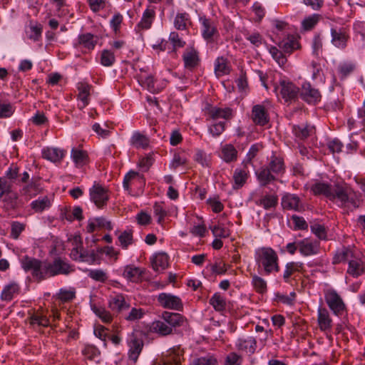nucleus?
<instances>
[{
  "label": "nucleus",
  "mask_w": 365,
  "mask_h": 365,
  "mask_svg": "<svg viewBox=\"0 0 365 365\" xmlns=\"http://www.w3.org/2000/svg\"><path fill=\"white\" fill-rule=\"evenodd\" d=\"M313 127L304 124L294 125L292 128L294 135L300 140H304L308 138L313 132Z\"/></svg>",
  "instance_id": "de8ad7c7"
},
{
  "label": "nucleus",
  "mask_w": 365,
  "mask_h": 365,
  "mask_svg": "<svg viewBox=\"0 0 365 365\" xmlns=\"http://www.w3.org/2000/svg\"><path fill=\"white\" fill-rule=\"evenodd\" d=\"M356 68V64L351 61H344L338 66L337 71L341 78H345L351 74Z\"/></svg>",
  "instance_id": "864d4df0"
},
{
  "label": "nucleus",
  "mask_w": 365,
  "mask_h": 365,
  "mask_svg": "<svg viewBox=\"0 0 365 365\" xmlns=\"http://www.w3.org/2000/svg\"><path fill=\"white\" fill-rule=\"evenodd\" d=\"M41 191L40 180L38 179H31L27 185H25L21 190V195L26 197L28 200L38 195Z\"/></svg>",
  "instance_id": "412c9836"
},
{
  "label": "nucleus",
  "mask_w": 365,
  "mask_h": 365,
  "mask_svg": "<svg viewBox=\"0 0 365 365\" xmlns=\"http://www.w3.org/2000/svg\"><path fill=\"white\" fill-rule=\"evenodd\" d=\"M145 180L143 175L135 171L128 172L124 177L123 185L132 195H139L143 191Z\"/></svg>",
  "instance_id": "20e7f679"
},
{
  "label": "nucleus",
  "mask_w": 365,
  "mask_h": 365,
  "mask_svg": "<svg viewBox=\"0 0 365 365\" xmlns=\"http://www.w3.org/2000/svg\"><path fill=\"white\" fill-rule=\"evenodd\" d=\"M257 179L261 186L265 187L276 180V175L265 165L256 172Z\"/></svg>",
  "instance_id": "a878e982"
},
{
  "label": "nucleus",
  "mask_w": 365,
  "mask_h": 365,
  "mask_svg": "<svg viewBox=\"0 0 365 365\" xmlns=\"http://www.w3.org/2000/svg\"><path fill=\"white\" fill-rule=\"evenodd\" d=\"M236 347L240 351L252 354L256 350L257 341L252 336L241 338L237 341Z\"/></svg>",
  "instance_id": "7c9ffc66"
},
{
  "label": "nucleus",
  "mask_w": 365,
  "mask_h": 365,
  "mask_svg": "<svg viewBox=\"0 0 365 365\" xmlns=\"http://www.w3.org/2000/svg\"><path fill=\"white\" fill-rule=\"evenodd\" d=\"M159 304L164 308L180 311L182 309L181 299L176 296L161 293L158 297Z\"/></svg>",
  "instance_id": "2eb2a0df"
},
{
  "label": "nucleus",
  "mask_w": 365,
  "mask_h": 365,
  "mask_svg": "<svg viewBox=\"0 0 365 365\" xmlns=\"http://www.w3.org/2000/svg\"><path fill=\"white\" fill-rule=\"evenodd\" d=\"M255 203L257 205L261 206L265 210H270L277 205L278 197L275 195L267 194L256 200Z\"/></svg>",
  "instance_id": "e433bc0d"
},
{
  "label": "nucleus",
  "mask_w": 365,
  "mask_h": 365,
  "mask_svg": "<svg viewBox=\"0 0 365 365\" xmlns=\"http://www.w3.org/2000/svg\"><path fill=\"white\" fill-rule=\"evenodd\" d=\"M19 285L16 282H11L6 285L1 292V299L10 301L19 293Z\"/></svg>",
  "instance_id": "79ce46f5"
},
{
  "label": "nucleus",
  "mask_w": 365,
  "mask_h": 365,
  "mask_svg": "<svg viewBox=\"0 0 365 365\" xmlns=\"http://www.w3.org/2000/svg\"><path fill=\"white\" fill-rule=\"evenodd\" d=\"M140 83L143 86L145 87L151 93H159L167 85V81L165 80L156 79L152 75H149L146 77H141Z\"/></svg>",
  "instance_id": "f3484780"
},
{
  "label": "nucleus",
  "mask_w": 365,
  "mask_h": 365,
  "mask_svg": "<svg viewBox=\"0 0 365 365\" xmlns=\"http://www.w3.org/2000/svg\"><path fill=\"white\" fill-rule=\"evenodd\" d=\"M89 194L91 200L98 208L102 209L107 205L109 200L108 190L103 185L95 182L90 188Z\"/></svg>",
  "instance_id": "6e6552de"
},
{
  "label": "nucleus",
  "mask_w": 365,
  "mask_h": 365,
  "mask_svg": "<svg viewBox=\"0 0 365 365\" xmlns=\"http://www.w3.org/2000/svg\"><path fill=\"white\" fill-rule=\"evenodd\" d=\"M153 212L155 216L158 217V223L162 224L168 215L164 204L163 202H155L153 205Z\"/></svg>",
  "instance_id": "052dcab7"
},
{
  "label": "nucleus",
  "mask_w": 365,
  "mask_h": 365,
  "mask_svg": "<svg viewBox=\"0 0 365 365\" xmlns=\"http://www.w3.org/2000/svg\"><path fill=\"white\" fill-rule=\"evenodd\" d=\"M133 232L132 230H126L122 232L118 236L119 245L124 250L133 244Z\"/></svg>",
  "instance_id": "3c124183"
},
{
  "label": "nucleus",
  "mask_w": 365,
  "mask_h": 365,
  "mask_svg": "<svg viewBox=\"0 0 365 365\" xmlns=\"http://www.w3.org/2000/svg\"><path fill=\"white\" fill-rule=\"evenodd\" d=\"M213 236L216 238H227L230 236V230L222 224L213 225L210 227Z\"/></svg>",
  "instance_id": "bf43d9fd"
},
{
  "label": "nucleus",
  "mask_w": 365,
  "mask_h": 365,
  "mask_svg": "<svg viewBox=\"0 0 365 365\" xmlns=\"http://www.w3.org/2000/svg\"><path fill=\"white\" fill-rule=\"evenodd\" d=\"M249 173L245 168H237L233 173L234 184L232 185L234 189H239L242 187L246 182L248 178Z\"/></svg>",
  "instance_id": "58836bf2"
},
{
  "label": "nucleus",
  "mask_w": 365,
  "mask_h": 365,
  "mask_svg": "<svg viewBox=\"0 0 365 365\" xmlns=\"http://www.w3.org/2000/svg\"><path fill=\"white\" fill-rule=\"evenodd\" d=\"M252 283L257 292L264 293L267 291V282L263 278L255 274Z\"/></svg>",
  "instance_id": "338daca9"
},
{
  "label": "nucleus",
  "mask_w": 365,
  "mask_h": 365,
  "mask_svg": "<svg viewBox=\"0 0 365 365\" xmlns=\"http://www.w3.org/2000/svg\"><path fill=\"white\" fill-rule=\"evenodd\" d=\"M51 206V200L48 196L39 197L31 203V207L36 212H41Z\"/></svg>",
  "instance_id": "49530a36"
},
{
  "label": "nucleus",
  "mask_w": 365,
  "mask_h": 365,
  "mask_svg": "<svg viewBox=\"0 0 365 365\" xmlns=\"http://www.w3.org/2000/svg\"><path fill=\"white\" fill-rule=\"evenodd\" d=\"M299 251L303 256L315 255L319 253L320 242L309 238L299 241Z\"/></svg>",
  "instance_id": "4468645a"
},
{
  "label": "nucleus",
  "mask_w": 365,
  "mask_h": 365,
  "mask_svg": "<svg viewBox=\"0 0 365 365\" xmlns=\"http://www.w3.org/2000/svg\"><path fill=\"white\" fill-rule=\"evenodd\" d=\"M209 302L217 312H222L226 308L225 299L219 292L215 293L210 299Z\"/></svg>",
  "instance_id": "8fccbe9b"
},
{
  "label": "nucleus",
  "mask_w": 365,
  "mask_h": 365,
  "mask_svg": "<svg viewBox=\"0 0 365 365\" xmlns=\"http://www.w3.org/2000/svg\"><path fill=\"white\" fill-rule=\"evenodd\" d=\"M317 322L322 331H330L332 327V319L326 308H319Z\"/></svg>",
  "instance_id": "b1692460"
},
{
  "label": "nucleus",
  "mask_w": 365,
  "mask_h": 365,
  "mask_svg": "<svg viewBox=\"0 0 365 365\" xmlns=\"http://www.w3.org/2000/svg\"><path fill=\"white\" fill-rule=\"evenodd\" d=\"M354 256L353 252L350 249L343 248L336 253L333 259V262L334 264H339L346 261L349 262Z\"/></svg>",
  "instance_id": "6e6d98bb"
},
{
  "label": "nucleus",
  "mask_w": 365,
  "mask_h": 365,
  "mask_svg": "<svg viewBox=\"0 0 365 365\" xmlns=\"http://www.w3.org/2000/svg\"><path fill=\"white\" fill-rule=\"evenodd\" d=\"M143 346V341L140 339H134L129 343V359L133 362H136Z\"/></svg>",
  "instance_id": "a19ab883"
},
{
  "label": "nucleus",
  "mask_w": 365,
  "mask_h": 365,
  "mask_svg": "<svg viewBox=\"0 0 365 365\" xmlns=\"http://www.w3.org/2000/svg\"><path fill=\"white\" fill-rule=\"evenodd\" d=\"M182 60L185 68L192 71L197 68L200 62L199 52L194 47H187L183 52Z\"/></svg>",
  "instance_id": "f8f14e48"
},
{
  "label": "nucleus",
  "mask_w": 365,
  "mask_h": 365,
  "mask_svg": "<svg viewBox=\"0 0 365 365\" xmlns=\"http://www.w3.org/2000/svg\"><path fill=\"white\" fill-rule=\"evenodd\" d=\"M115 57L110 50H103L101 55V63L106 67H110L114 64Z\"/></svg>",
  "instance_id": "680f3d73"
},
{
  "label": "nucleus",
  "mask_w": 365,
  "mask_h": 365,
  "mask_svg": "<svg viewBox=\"0 0 365 365\" xmlns=\"http://www.w3.org/2000/svg\"><path fill=\"white\" fill-rule=\"evenodd\" d=\"M29 323L33 327H48L50 324L49 319L44 314L42 310H38L31 314L29 317Z\"/></svg>",
  "instance_id": "2f4dec72"
},
{
  "label": "nucleus",
  "mask_w": 365,
  "mask_h": 365,
  "mask_svg": "<svg viewBox=\"0 0 365 365\" xmlns=\"http://www.w3.org/2000/svg\"><path fill=\"white\" fill-rule=\"evenodd\" d=\"M151 329L162 336L172 334L173 329L165 321H155L153 322Z\"/></svg>",
  "instance_id": "603ef678"
},
{
  "label": "nucleus",
  "mask_w": 365,
  "mask_h": 365,
  "mask_svg": "<svg viewBox=\"0 0 365 365\" xmlns=\"http://www.w3.org/2000/svg\"><path fill=\"white\" fill-rule=\"evenodd\" d=\"M252 119L258 125L263 126L269 122V114L264 106L255 105L252 110Z\"/></svg>",
  "instance_id": "aec40b11"
},
{
  "label": "nucleus",
  "mask_w": 365,
  "mask_h": 365,
  "mask_svg": "<svg viewBox=\"0 0 365 365\" xmlns=\"http://www.w3.org/2000/svg\"><path fill=\"white\" fill-rule=\"evenodd\" d=\"M82 355L87 359L96 360L98 359L101 355L99 349L93 344L84 345L81 350Z\"/></svg>",
  "instance_id": "5fc2aeb1"
},
{
  "label": "nucleus",
  "mask_w": 365,
  "mask_h": 365,
  "mask_svg": "<svg viewBox=\"0 0 365 365\" xmlns=\"http://www.w3.org/2000/svg\"><path fill=\"white\" fill-rule=\"evenodd\" d=\"M230 66L227 58L218 57L215 61V73L217 78L229 74Z\"/></svg>",
  "instance_id": "72a5a7b5"
},
{
  "label": "nucleus",
  "mask_w": 365,
  "mask_h": 365,
  "mask_svg": "<svg viewBox=\"0 0 365 365\" xmlns=\"http://www.w3.org/2000/svg\"><path fill=\"white\" fill-rule=\"evenodd\" d=\"M278 46L284 53L290 55L294 51L299 48V43L293 35H287V38L278 43Z\"/></svg>",
  "instance_id": "4be33fe9"
},
{
  "label": "nucleus",
  "mask_w": 365,
  "mask_h": 365,
  "mask_svg": "<svg viewBox=\"0 0 365 365\" xmlns=\"http://www.w3.org/2000/svg\"><path fill=\"white\" fill-rule=\"evenodd\" d=\"M149 143V138L139 132H135L130 138L131 145L136 148L145 149L148 147Z\"/></svg>",
  "instance_id": "37998d69"
},
{
  "label": "nucleus",
  "mask_w": 365,
  "mask_h": 365,
  "mask_svg": "<svg viewBox=\"0 0 365 365\" xmlns=\"http://www.w3.org/2000/svg\"><path fill=\"white\" fill-rule=\"evenodd\" d=\"M71 155L76 167H83L89 162L88 155L86 150L73 148Z\"/></svg>",
  "instance_id": "473e14b6"
},
{
  "label": "nucleus",
  "mask_w": 365,
  "mask_h": 365,
  "mask_svg": "<svg viewBox=\"0 0 365 365\" xmlns=\"http://www.w3.org/2000/svg\"><path fill=\"white\" fill-rule=\"evenodd\" d=\"M98 41V37L91 33L80 34L78 37L75 47L84 48L87 51L93 50Z\"/></svg>",
  "instance_id": "a211bd4d"
},
{
  "label": "nucleus",
  "mask_w": 365,
  "mask_h": 365,
  "mask_svg": "<svg viewBox=\"0 0 365 365\" xmlns=\"http://www.w3.org/2000/svg\"><path fill=\"white\" fill-rule=\"evenodd\" d=\"M143 273L140 268L128 265L124 269L123 277L131 282H137L140 280Z\"/></svg>",
  "instance_id": "c9c22d12"
},
{
  "label": "nucleus",
  "mask_w": 365,
  "mask_h": 365,
  "mask_svg": "<svg viewBox=\"0 0 365 365\" xmlns=\"http://www.w3.org/2000/svg\"><path fill=\"white\" fill-rule=\"evenodd\" d=\"M155 16V11L152 9H147L143 14L140 21L137 24L135 30L140 32L149 29L151 27Z\"/></svg>",
  "instance_id": "cd10ccee"
},
{
  "label": "nucleus",
  "mask_w": 365,
  "mask_h": 365,
  "mask_svg": "<svg viewBox=\"0 0 365 365\" xmlns=\"http://www.w3.org/2000/svg\"><path fill=\"white\" fill-rule=\"evenodd\" d=\"M76 297V292L73 288L69 289H61L58 293V298L63 302H68Z\"/></svg>",
  "instance_id": "774afa93"
},
{
  "label": "nucleus",
  "mask_w": 365,
  "mask_h": 365,
  "mask_svg": "<svg viewBox=\"0 0 365 365\" xmlns=\"http://www.w3.org/2000/svg\"><path fill=\"white\" fill-rule=\"evenodd\" d=\"M191 24V21L189 14L187 13L177 14L174 20V26L178 30L184 31L187 29L188 26Z\"/></svg>",
  "instance_id": "a18cd8bd"
},
{
  "label": "nucleus",
  "mask_w": 365,
  "mask_h": 365,
  "mask_svg": "<svg viewBox=\"0 0 365 365\" xmlns=\"http://www.w3.org/2000/svg\"><path fill=\"white\" fill-rule=\"evenodd\" d=\"M320 19L321 15L318 14H314L311 16H309L302 22L303 29L306 31L312 29L317 24Z\"/></svg>",
  "instance_id": "e2e57ef3"
},
{
  "label": "nucleus",
  "mask_w": 365,
  "mask_h": 365,
  "mask_svg": "<svg viewBox=\"0 0 365 365\" xmlns=\"http://www.w3.org/2000/svg\"><path fill=\"white\" fill-rule=\"evenodd\" d=\"M310 230L319 240H327V230L324 225L314 223L310 226Z\"/></svg>",
  "instance_id": "0e129e2a"
},
{
  "label": "nucleus",
  "mask_w": 365,
  "mask_h": 365,
  "mask_svg": "<svg viewBox=\"0 0 365 365\" xmlns=\"http://www.w3.org/2000/svg\"><path fill=\"white\" fill-rule=\"evenodd\" d=\"M255 259L258 269H262L265 274L279 271L278 255L269 247L257 248L255 252Z\"/></svg>",
  "instance_id": "7ed1b4c3"
},
{
  "label": "nucleus",
  "mask_w": 365,
  "mask_h": 365,
  "mask_svg": "<svg viewBox=\"0 0 365 365\" xmlns=\"http://www.w3.org/2000/svg\"><path fill=\"white\" fill-rule=\"evenodd\" d=\"M21 264L23 269L26 272H31L33 277L38 281L58 274L67 275L74 272L73 266L61 258H56L53 262H48L25 257Z\"/></svg>",
  "instance_id": "f03ea898"
},
{
  "label": "nucleus",
  "mask_w": 365,
  "mask_h": 365,
  "mask_svg": "<svg viewBox=\"0 0 365 365\" xmlns=\"http://www.w3.org/2000/svg\"><path fill=\"white\" fill-rule=\"evenodd\" d=\"M202 111L206 119L208 120H217L220 118L227 120H231L233 116V110L229 107H217L207 103Z\"/></svg>",
  "instance_id": "423d86ee"
},
{
  "label": "nucleus",
  "mask_w": 365,
  "mask_h": 365,
  "mask_svg": "<svg viewBox=\"0 0 365 365\" xmlns=\"http://www.w3.org/2000/svg\"><path fill=\"white\" fill-rule=\"evenodd\" d=\"M92 310L103 323L108 324L113 321V314L105 307L94 306L92 307Z\"/></svg>",
  "instance_id": "13d9d810"
},
{
  "label": "nucleus",
  "mask_w": 365,
  "mask_h": 365,
  "mask_svg": "<svg viewBox=\"0 0 365 365\" xmlns=\"http://www.w3.org/2000/svg\"><path fill=\"white\" fill-rule=\"evenodd\" d=\"M331 42L336 48L344 49L349 39V31L345 27L331 26Z\"/></svg>",
  "instance_id": "1a4fd4ad"
},
{
  "label": "nucleus",
  "mask_w": 365,
  "mask_h": 365,
  "mask_svg": "<svg viewBox=\"0 0 365 365\" xmlns=\"http://www.w3.org/2000/svg\"><path fill=\"white\" fill-rule=\"evenodd\" d=\"M108 307L113 312L120 313L127 310L130 307V304L126 302L122 294H115L110 296Z\"/></svg>",
  "instance_id": "6ab92c4d"
},
{
  "label": "nucleus",
  "mask_w": 365,
  "mask_h": 365,
  "mask_svg": "<svg viewBox=\"0 0 365 365\" xmlns=\"http://www.w3.org/2000/svg\"><path fill=\"white\" fill-rule=\"evenodd\" d=\"M190 365H218V361L213 355H206L192 361Z\"/></svg>",
  "instance_id": "69168bd1"
},
{
  "label": "nucleus",
  "mask_w": 365,
  "mask_h": 365,
  "mask_svg": "<svg viewBox=\"0 0 365 365\" xmlns=\"http://www.w3.org/2000/svg\"><path fill=\"white\" fill-rule=\"evenodd\" d=\"M90 88L91 86L87 83H79L78 84V99L81 101L79 104L81 109L84 108L89 103Z\"/></svg>",
  "instance_id": "f704fd0d"
},
{
  "label": "nucleus",
  "mask_w": 365,
  "mask_h": 365,
  "mask_svg": "<svg viewBox=\"0 0 365 365\" xmlns=\"http://www.w3.org/2000/svg\"><path fill=\"white\" fill-rule=\"evenodd\" d=\"M365 271V265L362 260L355 256L349 262L347 273L354 277L361 276Z\"/></svg>",
  "instance_id": "c85d7f7f"
},
{
  "label": "nucleus",
  "mask_w": 365,
  "mask_h": 365,
  "mask_svg": "<svg viewBox=\"0 0 365 365\" xmlns=\"http://www.w3.org/2000/svg\"><path fill=\"white\" fill-rule=\"evenodd\" d=\"M43 158L53 163L61 162L65 155L63 150L57 148L46 147L41 151Z\"/></svg>",
  "instance_id": "5701e85b"
},
{
  "label": "nucleus",
  "mask_w": 365,
  "mask_h": 365,
  "mask_svg": "<svg viewBox=\"0 0 365 365\" xmlns=\"http://www.w3.org/2000/svg\"><path fill=\"white\" fill-rule=\"evenodd\" d=\"M163 319L172 329L182 325L184 322V319L180 314L168 312H165L163 314Z\"/></svg>",
  "instance_id": "ea45409f"
},
{
  "label": "nucleus",
  "mask_w": 365,
  "mask_h": 365,
  "mask_svg": "<svg viewBox=\"0 0 365 365\" xmlns=\"http://www.w3.org/2000/svg\"><path fill=\"white\" fill-rule=\"evenodd\" d=\"M200 21L202 24V35L207 41H213L218 36V31L216 23L210 19L201 17Z\"/></svg>",
  "instance_id": "ddd939ff"
},
{
  "label": "nucleus",
  "mask_w": 365,
  "mask_h": 365,
  "mask_svg": "<svg viewBox=\"0 0 365 365\" xmlns=\"http://www.w3.org/2000/svg\"><path fill=\"white\" fill-rule=\"evenodd\" d=\"M282 206L285 210L297 211L301 207V201L297 195L287 193L282 198Z\"/></svg>",
  "instance_id": "c756f323"
},
{
  "label": "nucleus",
  "mask_w": 365,
  "mask_h": 365,
  "mask_svg": "<svg viewBox=\"0 0 365 365\" xmlns=\"http://www.w3.org/2000/svg\"><path fill=\"white\" fill-rule=\"evenodd\" d=\"M310 190L314 195H324L343 208L354 210L360 205L359 195L347 185H337L333 188L327 182L317 181L311 185Z\"/></svg>",
  "instance_id": "f257e3e1"
},
{
  "label": "nucleus",
  "mask_w": 365,
  "mask_h": 365,
  "mask_svg": "<svg viewBox=\"0 0 365 365\" xmlns=\"http://www.w3.org/2000/svg\"><path fill=\"white\" fill-rule=\"evenodd\" d=\"M72 249L70 256L73 260L88 262L83 250V242L80 236L76 235L70 240Z\"/></svg>",
  "instance_id": "dca6fc26"
},
{
  "label": "nucleus",
  "mask_w": 365,
  "mask_h": 365,
  "mask_svg": "<svg viewBox=\"0 0 365 365\" xmlns=\"http://www.w3.org/2000/svg\"><path fill=\"white\" fill-rule=\"evenodd\" d=\"M275 91L279 94L287 103H292L298 99L299 88L289 79H281L278 86L275 87Z\"/></svg>",
  "instance_id": "39448f33"
},
{
  "label": "nucleus",
  "mask_w": 365,
  "mask_h": 365,
  "mask_svg": "<svg viewBox=\"0 0 365 365\" xmlns=\"http://www.w3.org/2000/svg\"><path fill=\"white\" fill-rule=\"evenodd\" d=\"M168 266V256L165 253H158L152 259V267L154 270H163Z\"/></svg>",
  "instance_id": "c03bdc74"
},
{
  "label": "nucleus",
  "mask_w": 365,
  "mask_h": 365,
  "mask_svg": "<svg viewBox=\"0 0 365 365\" xmlns=\"http://www.w3.org/2000/svg\"><path fill=\"white\" fill-rule=\"evenodd\" d=\"M237 154L238 152L235 146L229 143L222 145L220 157L225 163H230L237 160Z\"/></svg>",
  "instance_id": "bb28decb"
},
{
  "label": "nucleus",
  "mask_w": 365,
  "mask_h": 365,
  "mask_svg": "<svg viewBox=\"0 0 365 365\" xmlns=\"http://www.w3.org/2000/svg\"><path fill=\"white\" fill-rule=\"evenodd\" d=\"M324 299L328 307L335 315L340 316L346 310V305L342 298L335 290H327L324 293Z\"/></svg>",
  "instance_id": "0eeeda50"
},
{
  "label": "nucleus",
  "mask_w": 365,
  "mask_h": 365,
  "mask_svg": "<svg viewBox=\"0 0 365 365\" xmlns=\"http://www.w3.org/2000/svg\"><path fill=\"white\" fill-rule=\"evenodd\" d=\"M87 272L88 276L96 282L104 283L108 279L107 272L101 269H88Z\"/></svg>",
  "instance_id": "4d7b16f0"
},
{
  "label": "nucleus",
  "mask_w": 365,
  "mask_h": 365,
  "mask_svg": "<svg viewBox=\"0 0 365 365\" xmlns=\"http://www.w3.org/2000/svg\"><path fill=\"white\" fill-rule=\"evenodd\" d=\"M305 268L304 264L300 262H288L285 266L283 274V279L285 282H289L291 277L296 272L304 273Z\"/></svg>",
  "instance_id": "393cba45"
},
{
  "label": "nucleus",
  "mask_w": 365,
  "mask_h": 365,
  "mask_svg": "<svg viewBox=\"0 0 365 365\" xmlns=\"http://www.w3.org/2000/svg\"><path fill=\"white\" fill-rule=\"evenodd\" d=\"M301 98L309 104H316L321 101V93L319 91L314 88L310 83H304L299 90Z\"/></svg>",
  "instance_id": "9b49d317"
},
{
  "label": "nucleus",
  "mask_w": 365,
  "mask_h": 365,
  "mask_svg": "<svg viewBox=\"0 0 365 365\" xmlns=\"http://www.w3.org/2000/svg\"><path fill=\"white\" fill-rule=\"evenodd\" d=\"M183 360V351L177 347L167 351L166 354L153 365H181Z\"/></svg>",
  "instance_id": "9d476101"
},
{
  "label": "nucleus",
  "mask_w": 365,
  "mask_h": 365,
  "mask_svg": "<svg viewBox=\"0 0 365 365\" xmlns=\"http://www.w3.org/2000/svg\"><path fill=\"white\" fill-rule=\"evenodd\" d=\"M269 52L279 66H283L287 63V53H284L279 48L271 46L269 48Z\"/></svg>",
  "instance_id": "09e8293b"
},
{
  "label": "nucleus",
  "mask_w": 365,
  "mask_h": 365,
  "mask_svg": "<svg viewBox=\"0 0 365 365\" xmlns=\"http://www.w3.org/2000/svg\"><path fill=\"white\" fill-rule=\"evenodd\" d=\"M276 176L282 175L285 171V166L282 158L272 156L269 163L266 165Z\"/></svg>",
  "instance_id": "4c0bfd02"
}]
</instances>
